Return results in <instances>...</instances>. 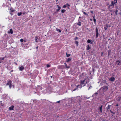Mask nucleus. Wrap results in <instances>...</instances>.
<instances>
[{"mask_svg":"<svg viewBox=\"0 0 121 121\" xmlns=\"http://www.w3.org/2000/svg\"><path fill=\"white\" fill-rule=\"evenodd\" d=\"M119 99L118 100H120L121 99V97H120L119 98Z\"/></svg>","mask_w":121,"mask_h":121,"instance_id":"nucleus-40","label":"nucleus"},{"mask_svg":"<svg viewBox=\"0 0 121 121\" xmlns=\"http://www.w3.org/2000/svg\"><path fill=\"white\" fill-rule=\"evenodd\" d=\"M90 121H92V120H90Z\"/></svg>","mask_w":121,"mask_h":121,"instance_id":"nucleus-48","label":"nucleus"},{"mask_svg":"<svg viewBox=\"0 0 121 121\" xmlns=\"http://www.w3.org/2000/svg\"><path fill=\"white\" fill-rule=\"evenodd\" d=\"M6 85L7 86L9 85V87L10 89L11 88L12 86H13V88L14 87V86L13 85V84L12 83V81L10 80H8Z\"/></svg>","mask_w":121,"mask_h":121,"instance_id":"nucleus-2","label":"nucleus"},{"mask_svg":"<svg viewBox=\"0 0 121 121\" xmlns=\"http://www.w3.org/2000/svg\"><path fill=\"white\" fill-rule=\"evenodd\" d=\"M76 89H77V88H76V89H75L74 90H73V91H74L75 90H76Z\"/></svg>","mask_w":121,"mask_h":121,"instance_id":"nucleus-42","label":"nucleus"},{"mask_svg":"<svg viewBox=\"0 0 121 121\" xmlns=\"http://www.w3.org/2000/svg\"><path fill=\"white\" fill-rule=\"evenodd\" d=\"M107 27H104V29L105 30H107Z\"/></svg>","mask_w":121,"mask_h":121,"instance_id":"nucleus-35","label":"nucleus"},{"mask_svg":"<svg viewBox=\"0 0 121 121\" xmlns=\"http://www.w3.org/2000/svg\"><path fill=\"white\" fill-rule=\"evenodd\" d=\"M38 36H36L35 37V41L36 42H38L37 39H38Z\"/></svg>","mask_w":121,"mask_h":121,"instance_id":"nucleus-13","label":"nucleus"},{"mask_svg":"<svg viewBox=\"0 0 121 121\" xmlns=\"http://www.w3.org/2000/svg\"><path fill=\"white\" fill-rule=\"evenodd\" d=\"M114 0V1H115L116 0Z\"/></svg>","mask_w":121,"mask_h":121,"instance_id":"nucleus-53","label":"nucleus"},{"mask_svg":"<svg viewBox=\"0 0 121 121\" xmlns=\"http://www.w3.org/2000/svg\"><path fill=\"white\" fill-rule=\"evenodd\" d=\"M14 10H12L11 11V12H14Z\"/></svg>","mask_w":121,"mask_h":121,"instance_id":"nucleus-38","label":"nucleus"},{"mask_svg":"<svg viewBox=\"0 0 121 121\" xmlns=\"http://www.w3.org/2000/svg\"><path fill=\"white\" fill-rule=\"evenodd\" d=\"M111 113H112V111H111Z\"/></svg>","mask_w":121,"mask_h":121,"instance_id":"nucleus-47","label":"nucleus"},{"mask_svg":"<svg viewBox=\"0 0 121 121\" xmlns=\"http://www.w3.org/2000/svg\"><path fill=\"white\" fill-rule=\"evenodd\" d=\"M8 33L11 34H12L13 33V30L12 29H10L9 31L8 32Z\"/></svg>","mask_w":121,"mask_h":121,"instance_id":"nucleus-12","label":"nucleus"},{"mask_svg":"<svg viewBox=\"0 0 121 121\" xmlns=\"http://www.w3.org/2000/svg\"><path fill=\"white\" fill-rule=\"evenodd\" d=\"M1 61H0V63H1Z\"/></svg>","mask_w":121,"mask_h":121,"instance_id":"nucleus-50","label":"nucleus"},{"mask_svg":"<svg viewBox=\"0 0 121 121\" xmlns=\"http://www.w3.org/2000/svg\"><path fill=\"white\" fill-rule=\"evenodd\" d=\"M90 49V47H89V45H87V50H89Z\"/></svg>","mask_w":121,"mask_h":121,"instance_id":"nucleus-17","label":"nucleus"},{"mask_svg":"<svg viewBox=\"0 0 121 121\" xmlns=\"http://www.w3.org/2000/svg\"><path fill=\"white\" fill-rule=\"evenodd\" d=\"M66 55H67V57H68L70 55L69 54L68 55L67 54V53H66Z\"/></svg>","mask_w":121,"mask_h":121,"instance_id":"nucleus-32","label":"nucleus"},{"mask_svg":"<svg viewBox=\"0 0 121 121\" xmlns=\"http://www.w3.org/2000/svg\"><path fill=\"white\" fill-rule=\"evenodd\" d=\"M111 106V105H108V107L107 108L108 109H109L110 108V107Z\"/></svg>","mask_w":121,"mask_h":121,"instance_id":"nucleus-20","label":"nucleus"},{"mask_svg":"<svg viewBox=\"0 0 121 121\" xmlns=\"http://www.w3.org/2000/svg\"><path fill=\"white\" fill-rule=\"evenodd\" d=\"M24 68L23 66H22L19 67V70L21 71H22L24 69Z\"/></svg>","mask_w":121,"mask_h":121,"instance_id":"nucleus-11","label":"nucleus"},{"mask_svg":"<svg viewBox=\"0 0 121 121\" xmlns=\"http://www.w3.org/2000/svg\"><path fill=\"white\" fill-rule=\"evenodd\" d=\"M117 62H118V65H119V63H120V62H119V60H117Z\"/></svg>","mask_w":121,"mask_h":121,"instance_id":"nucleus-34","label":"nucleus"},{"mask_svg":"<svg viewBox=\"0 0 121 121\" xmlns=\"http://www.w3.org/2000/svg\"><path fill=\"white\" fill-rule=\"evenodd\" d=\"M87 42L88 43H90L91 42V40L89 39H88L87 40Z\"/></svg>","mask_w":121,"mask_h":121,"instance_id":"nucleus-22","label":"nucleus"},{"mask_svg":"<svg viewBox=\"0 0 121 121\" xmlns=\"http://www.w3.org/2000/svg\"><path fill=\"white\" fill-rule=\"evenodd\" d=\"M115 80V78L113 77L109 78V80L112 82L114 81Z\"/></svg>","mask_w":121,"mask_h":121,"instance_id":"nucleus-5","label":"nucleus"},{"mask_svg":"<svg viewBox=\"0 0 121 121\" xmlns=\"http://www.w3.org/2000/svg\"><path fill=\"white\" fill-rule=\"evenodd\" d=\"M75 43L77 45V46H78V42L77 41H75Z\"/></svg>","mask_w":121,"mask_h":121,"instance_id":"nucleus-25","label":"nucleus"},{"mask_svg":"<svg viewBox=\"0 0 121 121\" xmlns=\"http://www.w3.org/2000/svg\"><path fill=\"white\" fill-rule=\"evenodd\" d=\"M65 67L66 68H67V69H68L69 68V66H67V65H66V63H65Z\"/></svg>","mask_w":121,"mask_h":121,"instance_id":"nucleus-16","label":"nucleus"},{"mask_svg":"<svg viewBox=\"0 0 121 121\" xmlns=\"http://www.w3.org/2000/svg\"><path fill=\"white\" fill-rule=\"evenodd\" d=\"M90 12L92 14H93V12L92 11H91Z\"/></svg>","mask_w":121,"mask_h":121,"instance_id":"nucleus-36","label":"nucleus"},{"mask_svg":"<svg viewBox=\"0 0 121 121\" xmlns=\"http://www.w3.org/2000/svg\"><path fill=\"white\" fill-rule=\"evenodd\" d=\"M82 12L84 14H85L86 16H88V14L87 13H86L85 12H83V11Z\"/></svg>","mask_w":121,"mask_h":121,"instance_id":"nucleus-18","label":"nucleus"},{"mask_svg":"<svg viewBox=\"0 0 121 121\" xmlns=\"http://www.w3.org/2000/svg\"><path fill=\"white\" fill-rule=\"evenodd\" d=\"M93 21H94V22L95 23L96 22V19L95 18H94V19H93Z\"/></svg>","mask_w":121,"mask_h":121,"instance_id":"nucleus-31","label":"nucleus"},{"mask_svg":"<svg viewBox=\"0 0 121 121\" xmlns=\"http://www.w3.org/2000/svg\"><path fill=\"white\" fill-rule=\"evenodd\" d=\"M93 18H95V16H93Z\"/></svg>","mask_w":121,"mask_h":121,"instance_id":"nucleus-45","label":"nucleus"},{"mask_svg":"<svg viewBox=\"0 0 121 121\" xmlns=\"http://www.w3.org/2000/svg\"><path fill=\"white\" fill-rule=\"evenodd\" d=\"M20 41L21 42H22L23 41V39H20Z\"/></svg>","mask_w":121,"mask_h":121,"instance_id":"nucleus-28","label":"nucleus"},{"mask_svg":"<svg viewBox=\"0 0 121 121\" xmlns=\"http://www.w3.org/2000/svg\"><path fill=\"white\" fill-rule=\"evenodd\" d=\"M4 59V57H3V58H0V59L1 60H3Z\"/></svg>","mask_w":121,"mask_h":121,"instance_id":"nucleus-30","label":"nucleus"},{"mask_svg":"<svg viewBox=\"0 0 121 121\" xmlns=\"http://www.w3.org/2000/svg\"><path fill=\"white\" fill-rule=\"evenodd\" d=\"M102 105L100 107L98 108V110L99 111L101 112H102Z\"/></svg>","mask_w":121,"mask_h":121,"instance_id":"nucleus-6","label":"nucleus"},{"mask_svg":"<svg viewBox=\"0 0 121 121\" xmlns=\"http://www.w3.org/2000/svg\"><path fill=\"white\" fill-rule=\"evenodd\" d=\"M14 107V106H11V107H9V110H13V108Z\"/></svg>","mask_w":121,"mask_h":121,"instance_id":"nucleus-9","label":"nucleus"},{"mask_svg":"<svg viewBox=\"0 0 121 121\" xmlns=\"http://www.w3.org/2000/svg\"><path fill=\"white\" fill-rule=\"evenodd\" d=\"M77 25L79 26H81V22H79L77 24Z\"/></svg>","mask_w":121,"mask_h":121,"instance_id":"nucleus-14","label":"nucleus"},{"mask_svg":"<svg viewBox=\"0 0 121 121\" xmlns=\"http://www.w3.org/2000/svg\"><path fill=\"white\" fill-rule=\"evenodd\" d=\"M92 88V86H90L89 87V88L88 89V90H89L90 89Z\"/></svg>","mask_w":121,"mask_h":121,"instance_id":"nucleus-33","label":"nucleus"},{"mask_svg":"<svg viewBox=\"0 0 121 121\" xmlns=\"http://www.w3.org/2000/svg\"><path fill=\"white\" fill-rule=\"evenodd\" d=\"M38 48V47H37L36 48V49H37Z\"/></svg>","mask_w":121,"mask_h":121,"instance_id":"nucleus-44","label":"nucleus"},{"mask_svg":"<svg viewBox=\"0 0 121 121\" xmlns=\"http://www.w3.org/2000/svg\"><path fill=\"white\" fill-rule=\"evenodd\" d=\"M115 4V3H114V2H113V1H112L111 2V4L109 6V7H110L112 5L113 6V7H114V6Z\"/></svg>","mask_w":121,"mask_h":121,"instance_id":"nucleus-10","label":"nucleus"},{"mask_svg":"<svg viewBox=\"0 0 121 121\" xmlns=\"http://www.w3.org/2000/svg\"><path fill=\"white\" fill-rule=\"evenodd\" d=\"M66 6H70V5L68 4V3H67L66 4Z\"/></svg>","mask_w":121,"mask_h":121,"instance_id":"nucleus-24","label":"nucleus"},{"mask_svg":"<svg viewBox=\"0 0 121 121\" xmlns=\"http://www.w3.org/2000/svg\"><path fill=\"white\" fill-rule=\"evenodd\" d=\"M57 103H59L60 102V101H57L56 102Z\"/></svg>","mask_w":121,"mask_h":121,"instance_id":"nucleus-43","label":"nucleus"},{"mask_svg":"<svg viewBox=\"0 0 121 121\" xmlns=\"http://www.w3.org/2000/svg\"><path fill=\"white\" fill-rule=\"evenodd\" d=\"M114 2V3H115V4L117 3V0H116Z\"/></svg>","mask_w":121,"mask_h":121,"instance_id":"nucleus-37","label":"nucleus"},{"mask_svg":"<svg viewBox=\"0 0 121 121\" xmlns=\"http://www.w3.org/2000/svg\"><path fill=\"white\" fill-rule=\"evenodd\" d=\"M118 12V10L117 9H116L115 11V13L116 15H117V14Z\"/></svg>","mask_w":121,"mask_h":121,"instance_id":"nucleus-21","label":"nucleus"},{"mask_svg":"<svg viewBox=\"0 0 121 121\" xmlns=\"http://www.w3.org/2000/svg\"><path fill=\"white\" fill-rule=\"evenodd\" d=\"M23 14H25V13H23Z\"/></svg>","mask_w":121,"mask_h":121,"instance_id":"nucleus-51","label":"nucleus"},{"mask_svg":"<svg viewBox=\"0 0 121 121\" xmlns=\"http://www.w3.org/2000/svg\"><path fill=\"white\" fill-rule=\"evenodd\" d=\"M47 67H50V65L48 64L47 65Z\"/></svg>","mask_w":121,"mask_h":121,"instance_id":"nucleus-27","label":"nucleus"},{"mask_svg":"<svg viewBox=\"0 0 121 121\" xmlns=\"http://www.w3.org/2000/svg\"><path fill=\"white\" fill-rule=\"evenodd\" d=\"M69 7L70 6H68L67 7V8H68V9H70V8H69Z\"/></svg>","mask_w":121,"mask_h":121,"instance_id":"nucleus-41","label":"nucleus"},{"mask_svg":"<svg viewBox=\"0 0 121 121\" xmlns=\"http://www.w3.org/2000/svg\"><path fill=\"white\" fill-rule=\"evenodd\" d=\"M71 60V59L70 58H68V59L67 60V61L68 62L70 60Z\"/></svg>","mask_w":121,"mask_h":121,"instance_id":"nucleus-23","label":"nucleus"},{"mask_svg":"<svg viewBox=\"0 0 121 121\" xmlns=\"http://www.w3.org/2000/svg\"><path fill=\"white\" fill-rule=\"evenodd\" d=\"M90 20H91V21H92V19H90Z\"/></svg>","mask_w":121,"mask_h":121,"instance_id":"nucleus-46","label":"nucleus"},{"mask_svg":"<svg viewBox=\"0 0 121 121\" xmlns=\"http://www.w3.org/2000/svg\"><path fill=\"white\" fill-rule=\"evenodd\" d=\"M108 89V87L107 86H104L101 88V90L102 91H103L104 92L107 91Z\"/></svg>","mask_w":121,"mask_h":121,"instance_id":"nucleus-3","label":"nucleus"},{"mask_svg":"<svg viewBox=\"0 0 121 121\" xmlns=\"http://www.w3.org/2000/svg\"><path fill=\"white\" fill-rule=\"evenodd\" d=\"M66 5H64L63 6V8H66Z\"/></svg>","mask_w":121,"mask_h":121,"instance_id":"nucleus-29","label":"nucleus"},{"mask_svg":"<svg viewBox=\"0 0 121 121\" xmlns=\"http://www.w3.org/2000/svg\"><path fill=\"white\" fill-rule=\"evenodd\" d=\"M57 30L60 33L61 32V31L59 29Z\"/></svg>","mask_w":121,"mask_h":121,"instance_id":"nucleus-26","label":"nucleus"},{"mask_svg":"<svg viewBox=\"0 0 121 121\" xmlns=\"http://www.w3.org/2000/svg\"><path fill=\"white\" fill-rule=\"evenodd\" d=\"M85 79L86 80V83H87L90 81L89 79L87 78V77Z\"/></svg>","mask_w":121,"mask_h":121,"instance_id":"nucleus-7","label":"nucleus"},{"mask_svg":"<svg viewBox=\"0 0 121 121\" xmlns=\"http://www.w3.org/2000/svg\"><path fill=\"white\" fill-rule=\"evenodd\" d=\"M95 31H96V38H97L98 36L99 35V33L98 32V30L97 27L95 29Z\"/></svg>","mask_w":121,"mask_h":121,"instance_id":"nucleus-4","label":"nucleus"},{"mask_svg":"<svg viewBox=\"0 0 121 121\" xmlns=\"http://www.w3.org/2000/svg\"><path fill=\"white\" fill-rule=\"evenodd\" d=\"M51 77L52 78V76H51Z\"/></svg>","mask_w":121,"mask_h":121,"instance_id":"nucleus-52","label":"nucleus"},{"mask_svg":"<svg viewBox=\"0 0 121 121\" xmlns=\"http://www.w3.org/2000/svg\"><path fill=\"white\" fill-rule=\"evenodd\" d=\"M78 39V38L77 37H76V38H75V39L76 40L77 39Z\"/></svg>","mask_w":121,"mask_h":121,"instance_id":"nucleus-39","label":"nucleus"},{"mask_svg":"<svg viewBox=\"0 0 121 121\" xmlns=\"http://www.w3.org/2000/svg\"><path fill=\"white\" fill-rule=\"evenodd\" d=\"M65 11V10H64V9H62L61 10V12L62 13H64Z\"/></svg>","mask_w":121,"mask_h":121,"instance_id":"nucleus-19","label":"nucleus"},{"mask_svg":"<svg viewBox=\"0 0 121 121\" xmlns=\"http://www.w3.org/2000/svg\"><path fill=\"white\" fill-rule=\"evenodd\" d=\"M118 104H117V105H116V106H118Z\"/></svg>","mask_w":121,"mask_h":121,"instance_id":"nucleus-49","label":"nucleus"},{"mask_svg":"<svg viewBox=\"0 0 121 121\" xmlns=\"http://www.w3.org/2000/svg\"><path fill=\"white\" fill-rule=\"evenodd\" d=\"M57 6L58 7V9L56 10V11L58 12L61 9V7L58 5H57Z\"/></svg>","mask_w":121,"mask_h":121,"instance_id":"nucleus-8","label":"nucleus"},{"mask_svg":"<svg viewBox=\"0 0 121 121\" xmlns=\"http://www.w3.org/2000/svg\"><path fill=\"white\" fill-rule=\"evenodd\" d=\"M22 13L21 12H20V13H17V15L19 16H20L22 14Z\"/></svg>","mask_w":121,"mask_h":121,"instance_id":"nucleus-15","label":"nucleus"},{"mask_svg":"<svg viewBox=\"0 0 121 121\" xmlns=\"http://www.w3.org/2000/svg\"><path fill=\"white\" fill-rule=\"evenodd\" d=\"M86 84L85 79L82 80L81 81L80 85H78L77 86V87L81 88L82 87V86H82L83 85V86H85Z\"/></svg>","mask_w":121,"mask_h":121,"instance_id":"nucleus-1","label":"nucleus"}]
</instances>
